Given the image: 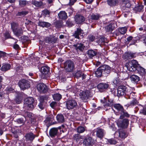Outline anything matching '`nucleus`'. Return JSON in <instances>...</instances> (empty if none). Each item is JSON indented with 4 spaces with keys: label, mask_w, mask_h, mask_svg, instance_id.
I'll return each instance as SVG.
<instances>
[{
    "label": "nucleus",
    "mask_w": 146,
    "mask_h": 146,
    "mask_svg": "<svg viewBox=\"0 0 146 146\" xmlns=\"http://www.w3.org/2000/svg\"><path fill=\"white\" fill-rule=\"evenodd\" d=\"M111 71V67L108 65L104 64L100 66L95 71V74L98 78H100L103 74L106 76L109 75Z\"/></svg>",
    "instance_id": "obj_1"
},
{
    "label": "nucleus",
    "mask_w": 146,
    "mask_h": 146,
    "mask_svg": "<svg viewBox=\"0 0 146 146\" xmlns=\"http://www.w3.org/2000/svg\"><path fill=\"white\" fill-rule=\"evenodd\" d=\"M138 64L137 61L133 60L126 63L125 66L128 70L130 71L133 72L136 70Z\"/></svg>",
    "instance_id": "obj_2"
},
{
    "label": "nucleus",
    "mask_w": 146,
    "mask_h": 146,
    "mask_svg": "<svg viewBox=\"0 0 146 146\" xmlns=\"http://www.w3.org/2000/svg\"><path fill=\"white\" fill-rule=\"evenodd\" d=\"M64 68L66 71L68 72H73L74 69V62L70 60H68L64 63Z\"/></svg>",
    "instance_id": "obj_3"
},
{
    "label": "nucleus",
    "mask_w": 146,
    "mask_h": 146,
    "mask_svg": "<svg viewBox=\"0 0 146 146\" xmlns=\"http://www.w3.org/2000/svg\"><path fill=\"white\" fill-rule=\"evenodd\" d=\"M80 98L84 102H87V100L91 96V92L90 90H87L82 91L79 94Z\"/></svg>",
    "instance_id": "obj_4"
},
{
    "label": "nucleus",
    "mask_w": 146,
    "mask_h": 146,
    "mask_svg": "<svg viewBox=\"0 0 146 146\" xmlns=\"http://www.w3.org/2000/svg\"><path fill=\"white\" fill-rule=\"evenodd\" d=\"M34 100L33 98L30 97L26 98L24 102V106L28 108L34 109Z\"/></svg>",
    "instance_id": "obj_5"
},
{
    "label": "nucleus",
    "mask_w": 146,
    "mask_h": 146,
    "mask_svg": "<svg viewBox=\"0 0 146 146\" xmlns=\"http://www.w3.org/2000/svg\"><path fill=\"white\" fill-rule=\"evenodd\" d=\"M127 88L125 86H120L117 89V96L119 97L127 94Z\"/></svg>",
    "instance_id": "obj_6"
},
{
    "label": "nucleus",
    "mask_w": 146,
    "mask_h": 146,
    "mask_svg": "<svg viewBox=\"0 0 146 146\" xmlns=\"http://www.w3.org/2000/svg\"><path fill=\"white\" fill-rule=\"evenodd\" d=\"M19 85L22 90L27 89L30 87L29 82L25 80H23L20 81L19 83Z\"/></svg>",
    "instance_id": "obj_7"
},
{
    "label": "nucleus",
    "mask_w": 146,
    "mask_h": 146,
    "mask_svg": "<svg viewBox=\"0 0 146 146\" xmlns=\"http://www.w3.org/2000/svg\"><path fill=\"white\" fill-rule=\"evenodd\" d=\"M37 89L40 93H45L48 91L47 86L43 83L38 84L37 85Z\"/></svg>",
    "instance_id": "obj_8"
},
{
    "label": "nucleus",
    "mask_w": 146,
    "mask_h": 146,
    "mask_svg": "<svg viewBox=\"0 0 146 146\" xmlns=\"http://www.w3.org/2000/svg\"><path fill=\"white\" fill-rule=\"evenodd\" d=\"M117 124L118 126L122 128H127L129 124V120L127 119H124L122 121L118 120Z\"/></svg>",
    "instance_id": "obj_9"
},
{
    "label": "nucleus",
    "mask_w": 146,
    "mask_h": 146,
    "mask_svg": "<svg viewBox=\"0 0 146 146\" xmlns=\"http://www.w3.org/2000/svg\"><path fill=\"white\" fill-rule=\"evenodd\" d=\"M74 18L76 23L77 24H82L85 20V18L84 17L80 14L76 15Z\"/></svg>",
    "instance_id": "obj_10"
},
{
    "label": "nucleus",
    "mask_w": 146,
    "mask_h": 146,
    "mask_svg": "<svg viewBox=\"0 0 146 146\" xmlns=\"http://www.w3.org/2000/svg\"><path fill=\"white\" fill-rule=\"evenodd\" d=\"M115 137H119L121 139H124L126 137L127 135L123 130H119L118 132L116 131L114 134Z\"/></svg>",
    "instance_id": "obj_11"
},
{
    "label": "nucleus",
    "mask_w": 146,
    "mask_h": 146,
    "mask_svg": "<svg viewBox=\"0 0 146 146\" xmlns=\"http://www.w3.org/2000/svg\"><path fill=\"white\" fill-rule=\"evenodd\" d=\"M114 112L116 115H120V118L122 119L125 117H129V115L127 112L123 111V110H117L116 111L115 110H113Z\"/></svg>",
    "instance_id": "obj_12"
},
{
    "label": "nucleus",
    "mask_w": 146,
    "mask_h": 146,
    "mask_svg": "<svg viewBox=\"0 0 146 146\" xmlns=\"http://www.w3.org/2000/svg\"><path fill=\"white\" fill-rule=\"evenodd\" d=\"M67 108L68 110L72 109L77 105L76 102L73 100H69L66 103Z\"/></svg>",
    "instance_id": "obj_13"
},
{
    "label": "nucleus",
    "mask_w": 146,
    "mask_h": 146,
    "mask_svg": "<svg viewBox=\"0 0 146 146\" xmlns=\"http://www.w3.org/2000/svg\"><path fill=\"white\" fill-rule=\"evenodd\" d=\"M116 25L113 23H111L109 25L105 27V31L107 32H111L116 27Z\"/></svg>",
    "instance_id": "obj_14"
},
{
    "label": "nucleus",
    "mask_w": 146,
    "mask_h": 146,
    "mask_svg": "<svg viewBox=\"0 0 146 146\" xmlns=\"http://www.w3.org/2000/svg\"><path fill=\"white\" fill-rule=\"evenodd\" d=\"M36 135L32 133H28L25 135V137L26 141L32 142L35 138Z\"/></svg>",
    "instance_id": "obj_15"
},
{
    "label": "nucleus",
    "mask_w": 146,
    "mask_h": 146,
    "mask_svg": "<svg viewBox=\"0 0 146 146\" xmlns=\"http://www.w3.org/2000/svg\"><path fill=\"white\" fill-rule=\"evenodd\" d=\"M83 144L85 146H92L93 144V140L90 137L86 138L84 140Z\"/></svg>",
    "instance_id": "obj_16"
},
{
    "label": "nucleus",
    "mask_w": 146,
    "mask_h": 146,
    "mask_svg": "<svg viewBox=\"0 0 146 146\" xmlns=\"http://www.w3.org/2000/svg\"><path fill=\"white\" fill-rule=\"evenodd\" d=\"M73 46L75 47L76 50L78 51L79 50L80 51H83L85 47L84 44L81 43H77L74 44Z\"/></svg>",
    "instance_id": "obj_17"
},
{
    "label": "nucleus",
    "mask_w": 146,
    "mask_h": 146,
    "mask_svg": "<svg viewBox=\"0 0 146 146\" xmlns=\"http://www.w3.org/2000/svg\"><path fill=\"white\" fill-rule=\"evenodd\" d=\"M73 138L77 142L80 141V143H83V140L84 139L83 136L80 135L78 134H75L73 136Z\"/></svg>",
    "instance_id": "obj_18"
},
{
    "label": "nucleus",
    "mask_w": 146,
    "mask_h": 146,
    "mask_svg": "<svg viewBox=\"0 0 146 146\" xmlns=\"http://www.w3.org/2000/svg\"><path fill=\"white\" fill-rule=\"evenodd\" d=\"M105 132L102 129H98L96 131V135L97 137L101 139L104 135Z\"/></svg>",
    "instance_id": "obj_19"
},
{
    "label": "nucleus",
    "mask_w": 146,
    "mask_h": 146,
    "mask_svg": "<svg viewBox=\"0 0 146 146\" xmlns=\"http://www.w3.org/2000/svg\"><path fill=\"white\" fill-rule=\"evenodd\" d=\"M109 84L107 83H100L97 86V88L99 90H102L108 88L109 87Z\"/></svg>",
    "instance_id": "obj_20"
},
{
    "label": "nucleus",
    "mask_w": 146,
    "mask_h": 146,
    "mask_svg": "<svg viewBox=\"0 0 146 146\" xmlns=\"http://www.w3.org/2000/svg\"><path fill=\"white\" fill-rule=\"evenodd\" d=\"M113 100L109 99L106 102H104V103L103 106L105 107V108H106V110H108L109 108H107L108 107H111L113 105ZM110 108H109V109H110Z\"/></svg>",
    "instance_id": "obj_21"
},
{
    "label": "nucleus",
    "mask_w": 146,
    "mask_h": 146,
    "mask_svg": "<svg viewBox=\"0 0 146 146\" xmlns=\"http://www.w3.org/2000/svg\"><path fill=\"white\" fill-rule=\"evenodd\" d=\"M58 15L59 18L62 20H65L67 19L68 17L66 13L64 11L60 12Z\"/></svg>",
    "instance_id": "obj_22"
},
{
    "label": "nucleus",
    "mask_w": 146,
    "mask_h": 146,
    "mask_svg": "<svg viewBox=\"0 0 146 146\" xmlns=\"http://www.w3.org/2000/svg\"><path fill=\"white\" fill-rule=\"evenodd\" d=\"M83 31L80 28H77L76 30L75 31L74 34L73 35V36L75 38L79 39L80 37L79 35H80L82 33Z\"/></svg>",
    "instance_id": "obj_23"
},
{
    "label": "nucleus",
    "mask_w": 146,
    "mask_h": 146,
    "mask_svg": "<svg viewBox=\"0 0 146 146\" xmlns=\"http://www.w3.org/2000/svg\"><path fill=\"white\" fill-rule=\"evenodd\" d=\"M58 129L55 128H54L50 130L49 131V134L50 136L51 137H55L57 134Z\"/></svg>",
    "instance_id": "obj_24"
},
{
    "label": "nucleus",
    "mask_w": 146,
    "mask_h": 146,
    "mask_svg": "<svg viewBox=\"0 0 146 146\" xmlns=\"http://www.w3.org/2000/svg\"><path fill=\"white\" fill-rule=\"evenodd\" d=\"M130 78L131 81L134 83L137 82L140 80V78L138 76L135 74L131 76Z\"/></svg>",
    "instance_id": "obj_25"
},
{
    "label": "nucleus",
    "mask_w": 146,
    "mask_h": 146,
    "mask_svg": "<svg viewBox=\"0 0 146 146\" xmlns=\"http://www.w3.org/2000/svg\"><path fill=\"white\" fill-rule=\"evenodd\" d=\"M56 119L58 122L62 123L64 121V118L63 115L61 114H58L56 116Z\"/></svg>",
    "instance_id": "obj_26"
},
{
    "label": "nucleus",
    "mask_w": 146,
    "mask_h": 146,
    "mask_svg": "<svg viewBox=\"0 0 146 146\" xmlns=\"http://www.w3.org/2000/svg\"><path fill=\"white\" fill-rule=\"evenodd\" d=\"M39 26L42 27H49L51 24L49 23L45 22L44 21H39L38 23Z\"/></svg>",
    "instance_id": "obj_27"
},
{
    "label": "nucleus",
    "mask_w": 146,
    "mask_h": 146,
    "mask_svg": "<svg viewBox=\"0 0 146 146\" xmlns=\"http://www.w3.org/2000/svg\"><path fill=\"white\" fill-rule=\"evenodd\" d=\"M87 54L90 58H92L93 57L96 55L97 52L92 50L90 49L88 50L87 52Z\"/></svg>",
    "instance_id": "obj_28"
},
{
    "label": "nucleus",
    "mask_w": 146,
    "mask_h": 146,
    "mask_svg": "<svg viewBox=\"0 0 146 146\" xmlns=\"http://www.w3.org/2000/svg\"><path fill=\"white\" fill-rule=\"evenodd\" d=\"M13 32L15 35L19 37L23 34V31L21 28L18 29L17 28L15 30V31H14Z\"/></svg>",
    "instance_id": "obj_29"
},
{
    "label": "nucleus",
    "mask_w": 146,
    "mask_h": 146,
    "mask_svg": "<svg viewBox=\"0 0 146 146\" xmlns=\"http://www.w3.org/2000/svg\"><path fill=\"white\" fill-rule=\"evenodd\" d=\"M124 56V58L127 59H131L134 58L135 57V54L131 52L126 53Z\"/></svg>",
    "instance_id": "obj_30"
},
{
    "label": "nucleus",
    "mask_w": 146,
    "mask_h": 146,
    "mask_svg": "<svg viewBox=\"0 0 146 146\" xmlns=\"http://www.w3.org/2000/svg\"><path fill=\"white\" fill-rule=\"evenodd\" d=\"M49 68L47 66H42L41 69L42 73L44 75L47 74L49 72Z\"/></svg>",
    "instance_id": "obj_31"
},
{
    "label": "nucleus",
    "mask_w": 146,
    "mask_h": 146,
    "mask_svg": "<svg viewBox=\"0 0 146 146\" xmlns=\"http://www.w3.org/2000/svg\"><path fill=\"white\" fill-rule=\"evenodd\" d=\"M11 68V65L9 64H3L1 68L2 71H6L9 69Z\"/></svg>",
    "instance_id": "obj_32"
},
{
    "label": "nucleus",
    "mask_w": 146,
    "mask_h": 146,
    "mask_svg": "<svg viewBox=\"0 0 146 146\" xmlns=\"http://www.w3.org/2000/svg\"><path fill=\"white\" fill-rule=\"evenodd\" d=\"M126 0V2H125V1H123V5H125V7L123 6L122 7V9L123 10V11L124 12H126V11L125 10L124 8H129L130 6V4L129 3L128 1V0Z\"/></svg>",
    "instance_id": "obj_33"
},
{
    "label": "nucleus",
    "mask_w": 146,
    "mask_h": 146,
    "mask_svg": "<svg viewBox=\"0 0 146 146\" xmlns=\"http://www.w3.org/2000/svg\"><path fill=\"white\" fill-rule=\"evenodd\" d=\"M108 4L110 6H115L118 2V0H108Z\"/></svg>",
    "instance_id": "obj_34"
},
{
    "label": "nucleus",
    "mask_w": 146,
    "mask_h": 146,
    "mask_svg": "<svg viewBox=\"0 0 146 146\" xmlns=\"http://www.w3.org/2000/svg\"><path fill=\"white\" fill-rule=\"evenodd\" d=\"M54 100L56 101H59L62 98V96L60 94L57 93L53 96Z\"/></svg>",
    "instance_id": "obj_35"
},
{
    "label": "nucleus",
    "mask_w": 146,
    "mask_h": 146,
    "mask_svg": "<svg viewBox=\"0 0 146 146\" xmlns=\"http://www.w3.org/2000/svg\"><path fill=\"white\" fill-rule=\"evenodd\" d=\"M32 4L37 7H40L43 5V3L42 1H32Z\"/></svg>",
    "instance_id": "obj_36"
},
{
    "label": "nucleus",
    "mask_w": 146,
    "mask_h": 146,
    "mask_svg": "<svg viewBox=\"0 0 146 146\" xmlns=\"http://www.w3.org/2000/svg\"><path fill=\"white\" fill-rule=\"evenodd\" d=\"M113 107L117 110H123V106L119 104H115L113 106L112 108Z\"/></svg>",
    "instance_id": "obj_37"
},
{
    "label": "nucleus",
    "mask_w": 146,
    "mask_h": 146,
    "mask_svg": "<svg viewBox=\"0 0 146 146\" xmlns=\"http://www.w3.org/2000/svg\"><path fill=\"white\" fill-rule=\"evenodd\" d=\"M18 27V25L17 23L15 22H13L11 23V27L13 32L17 29Z\"/></svg>",
    "instance_id": "obj_38"
},
{
    "label": "nucleus",
    "mask_w": 146,
    "mask_h": 146,
    "mask_svg": "<svg viewBox=\"0 0 146 146\" xmlns=\"http://www.w3.org/2000/svg\"><path fill=\"white\" fill-rule=\"evenodd\" d=\"M136 69L137 70L139 73L141 75L145 73V69L142 67H139Z\"/></svg>",
    "instance_id": "obj_39"
},
{
    "label": "nucleus",
    "mask_w": 146,
    "mask_h": 146,
    "mask_svg": "<svg viewBox=\"0 0 146 146\" xmlns=\"http://www.w3.org/2000/svg\"><path fill=\"white\" fill-rule=\"evenodd\" d=\"M143 6L142 5L138 4L135 7L134 9L137 11L140 12L143 9Z\"/></svg>",
    "instance_id": "obj_40"
},
{
    "label": "nucleus",
    "mask_w": 146,
    "mask_h": 146,
    "mask_svg": "<svg viewBox=\"0 0 146 146\" xmlns=\"http://www.w3.org/2000/svg\"><path fill=\"white\" fill-rule=\"evenodd\" d=\"M54 25L57 28H60L62 26V22L57 21L54 23Z\"/></svg>",
    "instance_id": "obj_41"
},
{
    "label": "nucleus",
    "mask_w": 146,
    "mask_h": 146,
    "mask_svg": "<svg viewBox=\"0 0 146 146\" xmlns=\"http://www.w3.org/2000/svg\"><path fill=\"white\" fill-rule=\"evenodd\" d=\"M127 31V28L125 27H122L119 29V32L121 34L124 35L126 32Z\"/></svg>",
    "instance_id": "obj_42"
},
{
    "label": "nucleus",
    "mask_w": 146,
    "mask_h": 146,
    "mask_svg": "<svg viewBox=\"0 0 146 146\" xmlns=\"http://www.w3.org/2000/svg\"><path fill=\"white\" fill-rule=\"evenodd\" d=\"M28 13V12L26 11H22L18 12L17 15V16H24Z\"/></svg>",
    "instance_id": "obj_43"
},
{
    "label": "nucleus",
    "mask_w": 146,
    "mask_h": 146,
    "mask_svg": "<svg viewBox=\"0 0 146 146\" xmlns=\"http://www.w3.org/2000/svg\"><path fill=\"white\" fill-rule=\"evenodd\" d=\"M85 130V128L82 126H80L78 127L77 128V132L79 133H82L84 132Z\"/></svg>",
    "instance_id": "obj_44"
},
{
    "label": "nucleus",
    "mask_w": 146,
    "mask_h": 146,
    "mask_svg": "<svg viewBox=\"0 0 146 146\" xmlns=\"http://www.w3.org/2000/svg\"><path fill=\"white\" fill-rule=\"evenodd\" d=\"M100 15L98 14H93L91 16V19L92 20H98L100 17Z\"/></svg>",
    "instance_id": "obj_45"
},
{
    "label": "nucleus",
    "mask_w": 146,
    "mask_h": 146,
    "mask_svg": "<svg viewBox=\"0 0 146 146\" xmlns=\"http://www.w3.org/2000/svg\"><path fill=\"white\" fill-rule=\"evenodd\" d=\"M137 104V101L136 100H133L131 101L130 104L129 105H128V106L126 105L125 106H128L129 107V108H131L132 107L136 105Z\"/></svg>",
    "instance_id": "obj_46"
},
{
    "label": "nucleus",
    "mask_w": 146,
    "mask_h": 146,
    "mask_svg": "<svg viewBox=\"0 0 146 146\" xmlns=\"http://www.w3.org/2000/svg\"><path fill=\"white\" fill-rule=\"evenodd\" d=\"M19 3L20 6L23 7L28 3V2L25 0H20L19 1Z\"/></svg>",
    "instance_id": "obj_47"
},
{
    "label": "nucleus",
    "mask_w": 146,
    "mask_h": 146,
    "mask_svg": "<svg viewBox=\"0 0 146 146\" xmlns=\"http://www.w3.org/2000/svg\"><path fill=\"white\" fill-rule=\"evenodd\" d=\"M42 14L45 16H47L48 17L50 15V12L49 11L47 10H44L42 11Z\"/></svg>",
    "instance_id": "obj_48"
},
{
    "label": "nucleus",
    "mask_w": 146,
    "mask_h": 146,
    "mask_svg": "<svg viewBox=\"0 0 146 146\" xmlns=\"http://www.w3.org/2000/svg\"><path fill=\"white\" fill-rule=\"evenodd\" d=\"M66 25L69 27H71L74 25L73 23L70 19H68L66 22Z\"/></svg>",
    "instance_id": "obj_49"
},
{
    "label": "nucleus",
    "mask_w": 146,
    "mask_h": 146,
    "mask_svg": "<svg viewBox=\"0 0 146 146\" xmlns=\"http://www.w3.org/2000/svg\"><path fill=\"white\" fill-rule=\"evenodd\" d=\"M22 100L20 96H19V95L16 98H15V101L17 104H19L21 103Z\"/></svg>",
    "instance_id": "obj_50"
},
{
    "label": "nucleus",
    "mask_w": 146,
    "mask_h": 146,
    "mask_svg": "<svg viewBox=\"0 0 146 146\" xmlns=\"http://www.w3.org/2000/svg\"><path fill=\"white\" fill-rule=\"evenodd\" d=\"M53 119V118L52 116V118H51L50 117H48L46 118L44 121L46 123H50L51 121H52Z\"/></svg>",
    "instance_id": "obj_51"
},
{
    "label": "nucleus",
    "mask_w": 146,
    "mask_h": 146,
    "mask_svg": "<svg viewBox=\"0 0 146 146\" xmlns=\"http://www.w3.org/2000/svg\"><path fill=\"white\" fill-rule=\"evenodd\" d=\"M108 144H115L116 143L115 140L113 139H110L108 140Z\"/></svg>",
    "instance_id": "obj_52"
},
{
    "label": "nucleus",
    "mask_w": 146,
    "mask_h": 146,
    "mask_svg": "<svg viewBox=\"0 0 146 146\" xmlns=\"http://www.w3.org/2000/svg\"><path fill=\"white\" fill-rule=\"evenodd\" d=\"M25 115L27 116L29 118H32V117H33L34 115L31 113L26 111L25 112Z\"/></svg>",
    "instance_id": "obj_53"
},
{
    "label": "nucleus",
    "mask_w": 146,
    "mask_h": 146,
    "mask_svg": "<svg viewBox=\"0 0 146 146\" xmlns=\"http://www.w3.org/2000/svg\"><path fill=\"white\" fill-rule=\"evenodd\" d=\"M140 39H143L144 43H145L146 45V35L143 34L139 36Z\"/></svg>",
    "instance_id": "obj_54"
},
{
    "label": "nucleus",
    "mask_w": 146,
    "mask_h": 146,
    "mask_svg": "<svg viewBox=\"0 0 146 146\" xmlns=\"http://www.w3.org/2000/svg\"><path fill=\"white\" fill-rule=\"evenodd\" d=\"M81 60H82L83 61H86L88 60V58L84 54H82L80 57Z\"/></svg>",
    "instance_id": "obj_55"
},
{
    "label": "nucleus",
    "mask_w": 146,
    "mask_h": 146,
    "mask_svg": "<svg viewBox=\"0 0 146 146\" xmlns=\"http://www.w3.org/2000/svg\"><path fill=\"white\" fill-rule=\"evenodd\" d=\"M17 122L19 124H23L25 122V120H23V118H21L18 119L17 120Z\"/></svg>",
    "instance_id": "obj_56"
},
{
    "label": "nucleus",
    "mask_w": 146,
    "mask_h": 146,
    "mask_svg": "<svg viewBox=\"0 0 146 146\" xmlns=\"http://www.w3.org/2000/svg\"><path fill=\"white\" fill-rule=\"evenodd\" d=\"M45 41V42L46 43H48L49 44L51 43L52 41L51 42L50 36L46 38Z\"/></svg>",
    "instance_id": "obj_57"
},
{
    "label": "nucleus",
    "mask_w": 146,
    "mask_h": 146,
    "mask_svg": "<svg viewBox=\"0 0 146 146\" xmlns=\"http://www.w3.org/2000/svg\"><path fill=\"white\" fill-rule=\"evenodd\" d=\"M51 42L52 41L51 43H55L57 40V38L54 36H50Z\"/></svg>",
    "instance_id": "obj_58"
},
{
    "label": "nucleus",
    "mask_w": 146,
    "mask_h": 146,
    "mask_svg": "<svg viewBox=\"0 0 146 146\" xmlns=\"http://www.w3.org/2000/svg\"><path fill=\"white\" fill-rule=\"evenodd\" d=\"M88 37L89 40L92 42L94 41L95 38V37L93 35H90Z\"/></svg>",
    "instance_id": "obj_59"
},
{
    "label": "nucleus",
    "mask_w": 146,
    "mask_h": 146,
    "mask_svg": "<svg viewBox=\"0 0 146 146\" xmlns=\"http://www.w3.org/2000/svg\"><path fill=\"white\" fill-rule=\"evenodd\" d=\"M50 105L52 108L54 109V108L57 105V104L56 102H53L50 104Z\"/></svg>",
    "instance_id": "obj_60"
},
{
    "label": "nucleus",
    "mask_w": 146,
    "mask_h": 146,
    "mask_svg": "<svg viewBox=\"0 0 146 146\" xmlns=\"http://www.w3.org/2000/svg\"><path fill=\"white\" fill-rule=\"evenodd\" d=\"M23 70V68L22 67H17L16 68V70L18 72H22Z\"/></svg>",
    "instance_id": "obj_61"
},
{
    "label": "nucleus",
    "mask_w": 146,
    "mask_h": 146,
    "mask_svg": "<svg viewBox=\"0 0 146 146\" xmlns=\"http://www.w3.org/2000/svg\"><path fill=\"white\" fill-rule=\"evenodd\" d=\"M82 73L80 71H78L76 73V76L78 78L81 77L82 76Z\"/></svg>",
    "instance_id": "obj_62"
},
{
    "label": "nucleus",
    "mask_w": 146,
    "mask_h": 146,
    "mask_svg": "<svg viewBox=\"0 0 146 146\" xmlns=\"http://www.w3.org/2000/svg\"><path fill=\"white\" fill-rule=\"evenodd\" d=\"M4 36L5 39L10 38V35L8 32H6L4 34Z\"/></svg>",
    "instance_id": "obj_63"
},
{
    "label": "nucleus",
    "mask_w": 146,
    "mask_h": 146,
    "mask_svg": "<svg viewBox=\"0 0 146 146\" xmlns=\"http://www.w3.org/2000/svg\"><path fill=\"white\" fill-rule=\"evenodd\" d=\"M40 109L42 110L44 108V106L43 105V103L41 102L38 105Z\"/></svg>",
    "instance_id": "obj_64"
}]
</instances>
